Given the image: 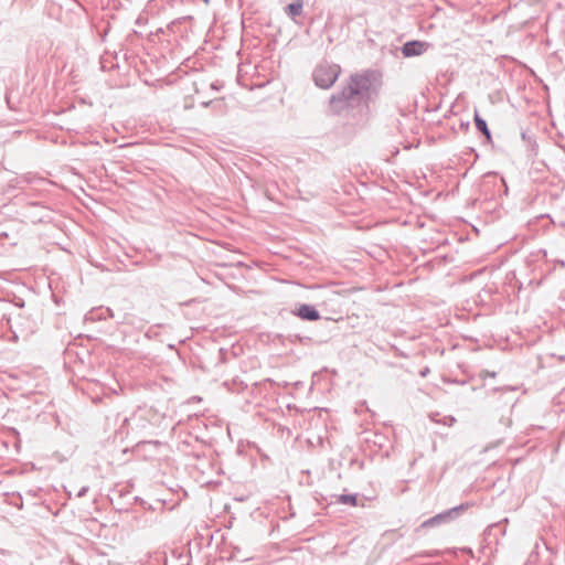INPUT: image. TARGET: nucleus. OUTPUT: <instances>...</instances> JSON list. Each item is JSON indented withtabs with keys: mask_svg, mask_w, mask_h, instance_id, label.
Listing matches in <instances>:
<instances>
[{
	"mask_svg": "<svg viewBox=\"0 0 565 565\" xmlns=\"http://www.w3.org/2000/svg\"><path fill=\"white\" fill-rule=\"evenodd\" d=\"M372 81L369 74H353L350 76L341 90L331 95L329 99V111L340 115L343 111L355 107L369 95Z\"/></svg>",
	"mask_w": 565,
	"mask_h": 565,
	"instance_id": "obj_1",
	"label": "nucleus"
},
{
	"mask_svg": "<svg viewBox=\"0 0 565 565\" xmlns=\"http://www.w3.org/2000/svg\"><path fill=\"white\" fill-rule=\"evenodd\" d=\"M341 74L339 64L322 61L312 71V79L317 87L329 89L333 86Z\"/></svg>",
	"mask_w": 565,
	"mask_h": 565,
	"instance_id": "obj_2",
	"label": "nucleus"
},
{
	"mask_svg": "<svg viewBox=\"0 0 565 565\" xmlns=\"http://www.w3.org/2000/svg\"><path fill=\"white\" fill-rule=\"evenodd\" d=\"M467 504L454 507L424 521L422 527H434L456 520L467 509Z\"/></svg>",
	"mask_w": 565,
	"mask_h": 565,
	"instance_id": "obj_3",
	"label": "nucleus"
},
{
	"mask_svg": "<svg viewBox=\"0 0 565 565\" xmlns=\"http://www.w3.org/2000/svg\"><path fill=\"white\" fill-rule=\"evenodd\" d=\"M430 44L424 41H408L402 47L405 57L418 56L424 54Z\"/></svg>",
	"mask_w": 565,
	"mask_h": 565,
	"instance_id": "obj_4",
	"label": "nucleus"
},
{
	"mask_svg": "<svg viewBox=\"0 0 565 565\" xmlns=\"http://www.w3.org/2000/svg\"><path fill=\"white\" fill-rule=\"evenodd\" d=\"M292 313L306 321H317L320 319L319 311L311 305L302 303Z\"/></svg>",
	"mask_w": 565,
	"mask_h": 565,
	"instance_id": "obj_5",
	"label": "nucleus"
},
{
	"mask_svg": "<svg viewBox=\"0 0 565 565\" xmlns=\"http://www.w3.org/2000/svg\"><path fill=\"white\" fill-rule=\"evenodd\" d=\"M303 11V1L302 0H296L292 3H289L285 7V13L291 18L294 21H296V17L301 15Z\"/></svg>",
	"mask_w": 565,
	"mask_h": 565,
	"instance_id": "obj_6",
	"label": "nucleus"
},
{
	"mask_svg": "<svg viewBox=\"0 0 565 565\" xmlns=\"http://www.w3.org/2000/svg\"><path fill=\"white\" fill-rule=\"evenodd\" d=\"M475 124L477 129L487 138V140H491V132L488 128L487 121L481 118L477 113L475 114Z\"/></svg>",
	"mask_w": 565,
	"mask_h": 565,
	"instance_id": "obj_7",
	"label": "nucleus"
},
{
	"mask_svg": "<svg viewBox=\"0 0 565 565\" xmlns=\"http://www.w3.org/2000/svg\"><path fill=\"white\" fill-rule=\"evenodd\" d=\"M337 503L356 505V495L355 494H340L337 495Z\"/></svg>",
	"mask_w": 565,
	"mask_h": 565,
	"instance_id": "obj_8",
	"label": "nucleus"
},
{
	"mask_svg": "<svg viewBox=\"0 0 565 565\" xmlns=\"http://www.w3.org/2000/svg\"><path fill=\"white\" fill-rule=\"evenodd\" d=\"M433 420L436 423H443L444 425H447V426H452L456 422V418L452 416H445L443 419L433 417Z\"/></svg>",
	"mask_w": 565,
	"mask_h": 565,
	"instance_id": "obj_9",
	"label": "nucleus"
},
{
	"mask_svg": "<svg viewBox=\"0 0 565 565\" xmlns=\"http://www.w3.org/2000/svg\"><path fill=\"white\" fill-rule=\"evenodd\" d=\"M136 419L137 414H134L130 418H125L121 428H124L126 425H130L131 422H136Z\"/></svg>",
	"mask_w": 565,
	"mask_h": 565,
	"instance_id": "obj_10",
	"label": "nucleus"
},
{
	"mask_svg": "<svg viewBox=\"0 0 565 565\" xmlns=\"http://www.w3.org/2000/svg\"><path fill=\"white\" fill-rule=\"evenodd\" d=\"M87 490H88V487H83V488L78 491L77 497H78V498L84 497V495L86 494Z\"/></svg>",
	"mask_w": 565,
	"mask_h": 565,
	"instance_id": "obj_11",
	"label": "nucleus"
},
{
	"mask_svg": "<svg viewBox=\"0 0 565 565\" xmlns=\"http://www.w3.org/2000/svg\"><path fill=\"white\" fill-rule=\"evenodd\" d=\"M484 373H486V375L491 376V377L495 376V372L486 371Z\"/></svg>",
	"mask_w": 565,
	"mask_h": 565,
	"instance_id": "obj_12",
	"label": "nucleus"
},
{
	"mask_svg": "<svg viewBox=\"0 0 565 565\" xmlns=\"http://www.w3.org/2000/svg\"><path fill=\"white\" fill-rule=\"evenodd\" d=\"M427 372H428V369H426V370L422 371V372H420V375H422V376H425V375L427 374Z\"/></svg>",
	"mask_w": 565,
	"mask_h": 565,
	"instance_id": "obj_13",
	"label": "nucleus"
}]
</instances>
